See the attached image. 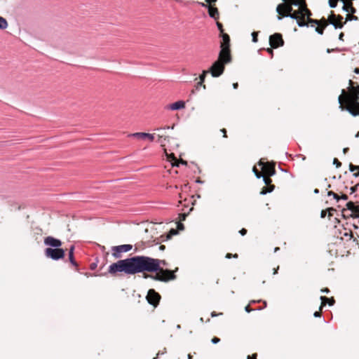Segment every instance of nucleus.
I'll return each instance as SVG.
<instances>
[{
  "mask_svg": "<svg viewBox=\"0 0 359 359\" xmlns=\"http://www.w3.org/2000/svg\"><path fill=\"white\" fill-rule=\"evenodd\" d=\"M283 3L278 5L276 12L278 19L281 20L284 17H290L296 20L299 27H311L317 25L316 32L319 34H323L325 27L329 25L328 18H322L320 20L312 19L311 11L308 8L306 0H283Z\"/></svg>",
  "mask_w": 359,
  "mask_h": 359,
  "instance_id": "nucleus-1",
  "label": "nucleus"
},
{
  "mask_svg": "<svg viewBox=\"0 0 359 359\" xmlns=\"http://www.w3.org/2000/svg\"><path fill=\"white\" fill-rule=\"evenodd\" d=\"M338 101L341 110L348 111L353 116H359V83L349 80L347 90H341Z\"/></svg>",
  "mask_w": 359,
  "mask_h": 359,
  "instance_id": "nucleus-2",
  "label": "nucleus"
},
{
  "mask_svg": "<svg viewBox=\"0 0 359 359\" xmlns=\"http://www.w3.org/2000/svg\"><path fill=\"white\" fill-rule=\"evenodd\" d=\"M108 271L113 276L118 272H124L130 275L143 272L142 256L118 260L109 266Z\"/></svg>",
  "mask_w": 359,
  "mask_h": 359,
  "instance_id": "nucleus-3",
  "label": "nucleus"
},
{
  "mask_svg": "<svg viewBox=\"0 0 359 359\" xmlns=\"http://www.w3.org/2000/svg\"><path fill=\"white\" fill-rule=\"evenodd\" d=\"M177 267L173 271L169 269H159L155 271L156 273L154 275L144 273L143 278H151L154 280L161 282H168L176 279L177 276L175 274V273L177 271Z\"/></svg>",
  "mask_w": 359,
  "mask_h": 359,
  "instance_id": "nucleus-4",
  "label": "nucleus"
},
{
  "mask_svg": "<svg viewBox=\"0 0 359 359\" xmlns=\"http://www.w3.org/2000/svg\"><path fill=\"white\" fill-rule=\"evenodd\" d=\"M143 272H154L163 266H167L165 260L154 259L149 257L142 256Z\"/></svg>",
  "mask_w": 359,
  "mask_h": 359,
  "instance_id": "nucleus-5",
  "label": "nucleus"
},
{
  "mask_svg": "<svg viewBox=\"0 0 359 359\" xmlns=\"http://www.w3.org/2000/svg\"><path fill=\"white\" fill-rule=\"evenodd\" d=\"M346 208H344L341 210L342 216L344 218L349 217H359V205L355 204L353 201H349L346 205Z\"/></svg>",
  "mask_w": 359,
  "mask_h": 359,
  "instance_id": "nucleus-6",
  "label": "nucleus"
},
{
  "mask_svg": "<svg viewBox=\"0 0 359 359\" xmlns=\"http://www.w3.org/2000/svg\"><path fill=\"white\" fill-rule=\"evenodd\" d=\"M45 255L47 257L53 260H58L65 257V251L60 248H48L45 250Z\"/></svg>",
  "mask_w": 359,
  "mask_h": 359,
  "instance_id": "nucleus-7",
  "label": "nucleus"
},
{
  "mask_svg": "<svg viewBox=\"0 0 359 359\" xmlns=\"http://www.w3.org/2000/svg\"><path fill=\"white\" fill-rule=\"evenodd\" d=\"M259 165L262 166L263 175L273 176L276 174L275 163L273 162L264 163L262 159L259 161Z\"/></svg>",
  "mask_w": 359,
  "mask_h": 359,
  "instance_id": "nucleus-8",
  "label": "nucleus"
},
{
  "mask_svg": "<svg viewBox=\"0 0 359 359\" xmlns=\"http://www.w3.org/2000/svg\"><path fill=\"white\" fill-rule=\"evenodd\" d=\"M225 69V65L220 61L216 60L210 67L209 72L213 77L221 76Z\"/></svg>",
  "mask_w": 359,
  "mask_h": 359,
  "instance_id": "nucleus-9",
  "label": "nucleus"
},
{
  "mask_svg": "<svg viewBox=\"0 0 359 359\" xmlns=\"http://www.w3.org/2000/svg\"><path fill=\"white\" fill-rule=\"evenodd\" d=\"M147 302L154 307H156L157 305L159 304L160 299H161V295L155 291L154 289H150L148 291L147 295Z\"/></svg>",
  "mask_w": 359,
  "mask_h": 359,
  "instance_id": "nucleus-10",
  "label": "nucleus"
},
{
  "mask_svg": "<svg viewBox=\"0 0 359 359\" xmlns=\"http://www.w3.org/2000/svg\"><path fill=\"white\" fill-rule=\"evenodd\" d=\"M269 43L272 48H277L284 45V41L281 34L275 33L270 36Z\"/></svg>",
  "mask_w": 359,
  "mask_h": 359,
  "instance_id": "nucleus-11",
  "label": "nucleus"
},
{
  "mask_svg": "<svg viewBox=\"0 0 359 359\" xmlns=\"http://www.w3.org/2000/svg\"><path fill=\"white\" fill-rule=\"evenodd\" d=\"M217 60L220 61L224 65L229 63L231 61L230 48H221Z\"/></svg>",
  "mask_w": 359,
  "mask_h": 359,
  "instance_id": "nucleus-12",
  "label": "nucleus"
},
{
  "mask_svg": "<svg viewBox=\"0 0 359 359\" xmlns=\"http://www.w3.org/2000/svg\"><path fill=\"white\" fill-rule=\"evenodd\" d=\"M132 248H133V246L131 245H128V244L114 246L112 248V255L115 258H119V257H121V254L122 252H128L132 249Z\"/></svg>",
  "mask_w": 359,
  "mask_h": 359,
  "instance_id": "nucleus-13",
  "label": "nucleus"
},
{
  "mask_svg": "<svg viewBox=\"0 0 359 359\" xmlns=\"http://www.w3.org/2000/svg\"><path fill=\"white\" fill-rule=\"evenodd\" d=\"M271 176H269V175H263L262 176L266 186H264L262 189V190L260 191V194L265 195V194H266L268 193H271L273 191L275 186L271 184L272 180L271 179Z\"/></svg>",
  "mask_w": 359,
  "mask_h": 359,
  "instance_id": "nucleus-14",
  "label": "nucleus"
},
{
  "mask_svg": "<svg viewBox=\"0 0 359 359\" xmlns=\"http://www.w3.org/2000/svg\"><path fill=\"white\" fill-rule=\"evenodd\" d=\"M62 241L53 236H47L44 238V244L53 248H59L62 245Z\"/></svg>",
  "mask_w": 359,
  "mask_h": 359,
  "instance_id": "nucleus-15",
  "label": "nucleus"
},
{
  "mask_svg": "<svg viewBox=\"0 0 359 359\" xmlns=\"http://www.w3.org/2000/svg\"><path fill=\"white\" fill-rule=\"evenodd\" d=\"M201 5L203 7H208V14L209 15L217 20L219 17V13L217 8L213 6L212 4H208V6L204 3H201Z\"/></svg>",
  "mask_w": 359,
  "mask_h": 359,
  "instance_id": "nucleus-16",
  "label": "nucleus"
},
{
  "mask_svg": "<svg viewBox=\"0 0 359 359\" xmlns=\"http://www.w3.org/2000/svg\"><path fill=\"white\" fill-rule=\"evenodd\" d=\"M337 15H335L333 11L331 12V14L329 15L328 17V21H329V24H332V25H334V27L337 29V28H342L344 27V25L345 24V22H337Z\"/></svg>",
  "mask_w": 359,
  "mask_h": 359,
  "instance_id": "nucleus-17",
  "label": "nucleus"
},
{
  "mask_svg": "<svg viewBox=\"0 0 359 359\" xmlns=\"http://www.w3.org/2000/svg\"><path fill=\"white\" fill-rule=\"evenodd\" d=\"M129 136L135 137L138 139L145 140L148 139L150 141H153L154 139V135L153 134L147 133H135L129 135Z\"/></svg>",
  "mask_w": 359,
  "mask_h": 359,
  "instance_id": "nucleus-18",
  "label": "nucleus"
},
{
  "mask_svg": "<svg viewBox=\"0 0 359 359\" xmlns=\"http://www.w3.org/2000/svg\"><path fill=\"white\" fill-rule=\"evenodd\" d=\"M221 36L222 38V41L221 42L220 48H230V37L229 34L224 33L222 34Z\"/></svg>",
  "mask_w": 359,
  "mask_h": 359,
  "instance_id": "nucleus-19",
  "label": "nucleus"
},
{
  "mask_svg": "<svg viewBox=\"0 0 359 359\" xmlns=\"http://www.w3.org/2000/svg\"><path fill=\"white\" fill-rule=\"evenodd\" d=\"M184 107L185 102L184 101H177L169 105L168 109L171 110H178L184 109Z\"/></svg>",
  "mask_w": 359,
  "mask_h": 359,
  "instance_id": "nucleus-20",
  "label": "nucleus"
},
{
  "mask_svg": "<svg viewBox=\"0 0 359 359\" xmlns=\"http://www.w3.org/2000/svg\"><path fill=\"white\" fill-rule=\"evenodd\" d=\"M320 300H321V304H320L321 308L325 306L326 305V304H328L330 306H332L335 303V300L333 297L328 298L325 296H321Z\"/></svg>",
  "mask_w": 359,
  "mask_h": 359,
  "instance_id": "nucleus-21",
  "label": "nucleus"
},
{
  "mask_svg": "<svg viewBox=\"0 0 359 359\" xmlns=\"http://www.w3.org/2000/svg\"><path fill=\"white\" fill-rule=\"evenodd\" d=\"M344 2V6L343 9L348 13H355V8L353 6L352 2L350 1H343Z\"/></svg>",
  "mask_w": 359,
  "mask_h": 359,
  "instance_id": "nucleus-22",
  "label": "nucleus"
},
{
  "mask_svg": "<svg viewBox=\"0 0 359 359\" xmlns=\"http://www.w3.org/2000/svg\"><path fill=\"white\" fill-rule=\"evenodd\" d=\"M74 246L72 245V246H71V248L69 250V260L74 266H77L78 264H77L76 262L75 261L74 257Z\"/></svg>",
  "mask_w": 359,
  "mask_h": 359,
  "instance_id": "nucleus-23",
  "label": "nucleus"
},
{
  "mask_svg": "<svg viewBox=\"0 0 359 359\" xmlns=\"http://www.w3.org/2000/svg\"><path fill=\"white\" fill-rule=\"evenodd\" d=\"M168 160L171 162L172 166H179L178 159L175 156L174 154L168 155Z\"/></svg>",
  "mask_w": 359,
  "mask_h": 359,
  "instance_id": "nucleus-24",
  "label": "nucleus"
},
{
  "mask_svg": "<svg viewBox=\"0 0 359 359\" xmlns=\"http://www.w3.org/2000/svg\"><path fill=\"white\" fill-rule=\"evenodd\" d=\"M208 71H203V73L200 75L199 79L200 81L197 83L198 86H201L203 87V88H205V85L203 84L205 78L206 76V74H208Z\"/></svg>",
  "mask_w": 359,
  "mask_h": 359,
  "instance_id": "nucleus-25",
  "label": "nucleus"
},
{
  "mask_svg": "<svg viewBox=\"0 0 359 359\" xmlns=\"http://www.w3.org/2000/svg\"><path fill=\"white\" fill-rule=\"evenodd\" d=\"M349 170L351 172L358 171L353 173V176L357 177L359 176V165H354L352 163L349 164Z\"/></svg>",
  "mask_w": 359,
  "mask_h": 359,
  "instance_id": "nucleus-26",
  "label": "nucleus"
},
{
  "mask_svg": "<svg viewBox=\"0 0 359 359\" xmlns=\"http://www.w3.org/2000/svg\"><path fill=\"white\" fill-rule=\"evenodd\" d=\"M8 27V22L6 20L0 16V29H5Z\"/></svg>",
  "mask_w": 359,
  "mask_h": 359,
  "instance_id": "nucleus-27",
  "label": "nucleus"
},
{
  "mask_svg": "<svg viewBox=\"0 0 359 359\" xmlns=\"http://www.w3.org/2000/svg\"><path fill=\"white\" fill-rule=\"evenodd\" d=\"M158 141L160 143H163V142L168 140L169 137L165 135H161L160 133L158 134Z\"/></svg>",
  "mask_w": 359,
  "mask_h": 359,
  "instance_id": "nucleus-28",
  "label": "nucleus"
},
{
  "mask_svg": "<svg viewBox=\"0 0 359 359\" xmlns=\"http://www.w3.org/2000/svg\"><path fill=\"white\" fill-rule=\"evenodd\" d=\"M252 171L257 178H261L263 176L262 171V172L259 171L257 170V168H256V166L253 167Z\"/></svg>",
  "mask_w": 359,
  "mask_h": 359,
  "instance_id": "nucleus-29",
  "label": "nucleus"
},
{
  "mask_svg": "<svg viewBox=\"0 0 359 359\" xmlns=\"http://www.w3.org/2000/svg\"><path fill=\"white\" fill-rule=\"evenodd\" d=\"M344 237L348 238V239L351 240L353 238V233H352V231L351 230L346 231L343 233V236L341 237V238H343Z\"/></svg>",
  "mask_w": 359,
  "mask_h": 359,
  "instance_id": "nucleus-30",
  "label": "nucleus"
},
{
  "mask_svg": "<svg viewBox=\"0 0 359 359\" xmlns=\"http://www.w3.org/2000/svg\"><path fill=\"white\" fill-rule=\"evenodd\" d=\"M328 196H332L334 199L337 200V201H339V195L332 191H329L327 192Z\"/></svg>",
  "mask_w": 359,
  "mask_h": 359,
  "instance_id": "nucleus-31",
  "label": "nucleus"
},
{
  "mask_svg": "<svg viewBox=\"0 0 359 359\" xmlns=\"http://www.w3.org/2000/svg\"><path fill=\"white\" fill-rule=\"evenodd\" d=\"M336 211V209L334 208H327V212H328V219H330L331 217L333 215V212Z\"/></svg>",
  "mask_w": 359,
  "mask_h": 359,
  "instance_id": "nucleus-32",
  "label": "nucleus"
},
{
  "mask_svg": "<svg viewBox=\"0 0 359 359\" xmlns=\"http://www.w3.org/2000/svg\"><path fill=\"white\" fill-rule=\"evenodd\" d=\"M217 26L220 32L221 35L224 34L222 24L219 22H217Z\"/></svg>",
  "mask_w": 359,
  "mask_h": 359,
  "instance_id": "nucleus-33",
  "label": "nucleus"
},
{
  "mask_svg": "<svg viewBox=\"0 0 359 359\" xmlns=\"http://www.w3.org/2000/svg\"><path fill=\"white\" fill-rule=\"evenodd\" d=\"M353 13H349L346 15V21L344 22L346 23V21L348 20H351L353 19H357V17L354 16L353 15Z\"/></svg>",
  "mask_w": 359,
  "mask_h": 359,
  "instance_id": "nucleus-34",
  "label": "nucleus"
},
{
  "mask_svg": "<svg viewBox=\"0 0 359 359\" xmlns=\"http://www.w3.org/2000/svg\"><path fill=\"white\" fill-rule=\"evenodd\" d=\"M252 41L254 43H256L257 42V36H258V32H253L252 33Z\"/></svg>",
  "mask_w": 359,
  "mask_h": 359,
  "instance_id": "nucleus-35",
  "label": "nucleus"
},
{
  "mask_svg": "<svg viewBox=\"0 0 359 359\" xmlns=\"http://www.w3.org/2000/svg\"><path fill=\"white\" fill-rule=\"evenodd\" d=\"M359 188V183L356 184L355 186L351 187V194L355 193L358 189Z\"/></svg>",
  "mask_w": 359,
  "mask_h": 359,
  "instance_id": "nucleus-36",
  "label": "nucleus"
},
{
  "mask_svg": "<svg viewBox=\"0 0 359 359\" xmlns=\"http://www.w3.org/2000/svg\"><path fill=\"white\" fill-rule=\"evenodd\" d=\"M333 163L336 165L337 168L341 166V163L336 158H334Z\"/></svg>",
  "mask_w": 359,
  "mask_h": 359,
  "instance_id": "nucleus-37",
  "label": "nucleus"
},
{
  "mask_svg": "<svg viewBox=\"0 0 359 359\" xmlns=\"http://www.w3.org/2000/svg\"><path fill=\"white\" fill-rule=\"evenodd\" d=\"M322 309L323 308H321V306H320L319 308V311H316L314 313H313V316L315 317H320L321 316V313H322Z\"/></svg>",
  "mask_w": 359,
  "mask_h": 359,
  "instance_id": "nucleus-38",
  "label": "nucleus"
},
{
  "mask_svg": "<svg viewBox=\"0 0 359 359\" xmlns=\"http://www.w3.org/2000/svg\"><path fill=\"white\" fill-rule=\"evenodd\" d=\"M231 257L237 258V257H238V254H234V255H233V254H231V253H227V254L226 255V258H227V259H230V258H231Z\"/></svg>",
  "mask_w": 359,
  "mask_h": 359,
  "instance_id": "nucleus-39",
  "label": "nucleus"
},
{
  "mask_svg": "<svg viewBox=\"0 0 359 359\" xmlns=\"http://www.w3.org/2000/svg\"><path fill=\"white\" fill-rule=\"evenodd\" d=\"M341 195L339 196V200L340 199H342V200H344V201H346L348 200V196L345 194H342L341 192H340Z\"/></svg>",
  "mask_w": 359,
  "mask_h": 359,
  "instance_id": "nucleus-40",
  "label": "nucleus"
},
{
  "mask_svg": "<svg viewBox=\"0 0 359 359\" xmlns=\"http://www.w3.org/2000/svg\"><path fill=\"white\" fill-rule=\"evenodd\" d=\"M339 51H340V50L337 48H332V49H330V48L327 49V53H330L332 52H339Z\"/></svg>",
  "mask_w": 359,
  "mask_h": 359,
  "instance_id": "nucleus-41",
  "label": "nucleus"
},
{
  "mask_svg": "<svg viewBox=\"0 0 359 359\" xmlns=\"http://www.w3.org/2000/svg\"><path fill=\"white\" fill-rule=\"evenodd\" d=\"M187 215V214H186V213H181L179 215V218L181 221H184V220H185Z\"/></svg>",
  "mask_w": 359,
  "mask_h": 359,
  "instance_id": "nucleus-42",
  "label": "nucleus"
},
{
  "mask_svg": "<svg viewBox=\"0 0 359 359\" xmlns=\"http://www.w3.org/2000/svg\"><path fill=\"white\" fill-rule=\"evenodd\" d=\"M327 208L326 210H323L320 212V217L322 218H325L326 215H327Z\"/></svg>",
  "mask_w": 359,
  "mask_h": 359,
  "instance_id": "nucleus-43",
  "label": "nucleus"
},
{
  "mask_svg": "<svg viewBox=\"0 0 359 359\" xmlns=\"http://www.w3.org/2000/svg\"><path fill=\"white\" fill-rule=\"evenodd\" d=\"M211 341H212V342L213 344H217V343H218V342L220 341V339H219V338H218V337H214L212 339V340H211Z\"/></svg>",
  "mask_w": 359,
  "mask_h": 359,
  "instance_id": "nucleus-44",
  "label": "nucleus"
},
{
  "mask_svg": "<svg viewBox=\"0 0 359 359\" xmlns=\"http://www.w3.org/2000/svg\"><path fill=\"white\" fill-rule=\"evenodd\" d=\"M239 233H241V235H242V236H245V235H246V233H247V229H245V228H243V229H241L239 231Z\"/></svg>",
  "mask_w": 359,
  "mask_h": 359,
  "instance_id": "nucleus-45",
  "label": "nucleus"
},
{
  "mask_svg": "<svg viewBox=\"0 0 359 359\" xmlns=\"http://www.w3.org/2000/svg\"><path fill=\"white\" fill-rule=\"evenodd\" d=\"M220 131L223 134V137L226 138L227 137V132H226V130L225 128H222L220 130Z\"/></svg>",
  "mask_w": 359,
  "mask_h": 359,
  "instance_id": "nucleus-46",
  "label": "nucleus"
},
{
  "mask_svg": "<svg viewBox=\"0 0 359 359\" xmlns=\"http://www.w3.org/2000/svg\"><path fill=\"white\" fill-rule=\"evenodd\" d=\"M257 354L254 353L252 355H248L247 359H257Z\"/></svg>",
  "mask_w": 359,
  "mask_h": 359,
  "instance_id": "nucleus-47",
  "label": "nucleus"
},
{
  "mask_svg": "<svg viewBox=\"0 0 359 359\" xmlns=\"http://www.w3.org/2000/svg\"><path fill=\"white\" fill-rule=\"evenodd\" d=\"M219 315H222V313H216L215 311H212V312L211 313V317H212V318H213V317H216V316H219Z\"/></svg>",
  "mask_w": 359,
  "mask_h": 359,
  "instance_id": "nucleus-48",
  "label": "nucleus"
},
{
  "mask_svg": "<svg viewBox=\"0 0 359 359\" xmlns=\"http://www.w3.org/2000/svg\"><path fill=\"white\" fill-rule=\"evenodd\" d=\"M337 22H343L342 20H343V17L340 15H337Z\"/></svg>",
  "mask_w": 359,
  "mask_h": 359,
  "instance_id": "nucleus-49",
  "label": "nucleus"
},
{
  "mask_svg": "<svg viewBox=\"0 0 359 359\" xmlns=\"http://www.w3.org/2000/svg\"><path fill=\"white\" fill-rule=\"evenodd\" d=\"M344 34L343 32H341V33L339 34V39L340 41H344Z\"/></svg>",
  "mask_w": 359,
  "mask_h": 359,
  "instance_id": "nucleus-50",
  "label": "nucleus"
},
{
  "mask_svg": "<svg viewBox=\"0 0 359 359\" xmlns=\"http://www.w3.org/2000/svg\"><path fill=\"white\" fill-rule=\"evenodd\" d=\"M217 0H205V2L208 4H215Z\"/></svg>",
  "mask_w": 359,
  "mask_h": 359,
  "instance_id": "nucleus-51",
  "label": "nucleus"
},
{
  "mask_svg": "<svg viewBox=\"0 0 359 359\" xmlns=\"http://www.w3.org/2000/svg\"><path fill=\"white\" fill-rule=\"evenodd\" d=\"M245 310L248 313H250V312L252 311V309H251V308H250V305L246 306H245Z\"/></svg>",
  "mask_w": 359,
  "mask_h": 359,
  "instance_id": "nucleus-52",
  "label": "nucleus"
},
{
  "mask_svg": "<svg viewBox=\"0 0 359 359\" xmlns=\"http://www.w3.org/2000/svg\"><path fill=\"white\" fill-rule=\"evenodd\" d=\"M321 292H324V293H328V292H330V290L327 287H325V288L322 289Z\"/></svg>",
  "mask_w": 359,
  "mask_h": 359,
  "instance_id": "nucleus-53",
  "label": "nucleus"
},
{
  "mask_svg": "<svg viewBox=\"0 0 359 359\" xmlns=\"http://www.w3.org/2000/svg\"><path fill=\"white\" fill-rule=\"evenodd\" d=\"M170 233L171 235L176 234V233H177V231H176L175 229H171V230L170 231Z\"/></svg>",
  "mask_w": 359,
  "mask_h": 359,
  "instance_id": "nucleus-54",
  "label": "nucleus"
},
{
  "mask_svg": "<svg viewBox=\"0 0 359 359\" xmlns=\"http://www.w3.org/2000/svg\"><path fill=\"white\" fill-rule=\"evenodd\" d=\"M178 162H179V164L182 163V164L187 165V161H184L182 159L178 160Z\"/></svg>",
  "mask_w": 359,
  "mask_h": 359,
  "instance_id": "nucleus-55",
  "label": "nucleus"
},
{
  "mask_svg": "<svg viewBox=\"0 0 359 359\" xmlns=\"http://www.w3.org/2000/svg\"><path fill=\"white\" fill-rule=\"evenodd\" d=\"M353 242L355 243L356 245H359V243L357 238H353Z\"/></svg>",
  "mask_w": 359,
  "mask_h": 359,
  "instance_id": "nucleus-56",
  "label": "nucleus"
},
{
  "mask_svg": "<svg viewBox=\"0 0 359 359\" xmlns=\"http://www.w3.org/2000/svg\"><path fill=\"white\" fill-rule=\"evenodd\" d=\"M278 269H279L278 266L276 268L273 269V274H276L278 273Z\"/></svg>",
  "mask_w": 359,
  "mask_h": 359,
  "instance_id": "nucleus-57",
  "label": "nucleus"
},
{
  "mask_svg": "<svg viewBox=\"0 0 359 359\" xmlns=\"http://www.w3.org/2000/svg\"><path fill=\"white\" fill-rule=\"evenodd\" d=\"M353 72L357 74H359V68L358 67H355L353 70Z\"/></svg>",
  "mask_w": 359,
  "mask_h": 359,
  "instance_id": "nucleus-58",
  "label": "nucleus"
},
{
  "mask_svg": "<svg viewBox=\"0 0 359 359\" xmlns=\"http://www.w3.org/2000/svg\"><path fill=\"white\" fill-rule=\"evenodd\" d=\"M351 80H352L353 82H354V81H356V82H358V83H359V81H358V80H359V79H358V78H357V77H353V79H351Z\"/></svg>",
  "mask_w": 359,
  "mask_h": 359,
  "instance_id": "nucleus-59",
  "label": "nucleus"
},
{
  "mask_svg": "<svg viewBox=\"0 0 359 359\" xmlns=\"http://www.w3.org/2000/svg\"><path fill=\"white\" fill-rule=\"evenodd\" d=\"M177 227H178V229H183V224H181V223H180V224H178Z\"/></svg>",
  "mask_w": 359,
  "mask_h": 359,
  "instance_id": "nucleus-60",
  "label": "nucleus"
},
{
  "mask_svg": "<svg viewBox=\"0 0 359 359\" xmlns=\"http://www.w3.org/2000/svg\"><path fill=\"white\" fill-rule=\"evenodd\" d=\"M238 83H234L233 84V88H235V89H236V88H238Z\"/></svg>",
  "mask_w": 359,
  "mask_h": 359,
  "instance_id": "nucleus-61",
  "label": "nucleus"
},
{
  "mask_svg": "<svg viewBox=\"0 0 359 359\" xmlns=\"http://www.w3.org/2000/svg\"><path fill=\"white\" fill-rule=\"evenodd\" d=\"M267 52L271 53V54H273V50L271 48H268L267 49Z\"/></svg>",
  "mask_w": 359,
  "mask_h": 359,
  "instance_id": "nucleus-62",
  "label": "nucleus"
},
{
  "mask_svg": "<svg viewBox=\"0 0 359 359\" xmlns=\"http://www.w3.org/2000/svg\"><path fill=\"white\" fill-rule=\"evenodd\" d=\"M348 151V148H344L343 151L344 154H346Z\"/></svg>",
  "mask_w": 359,
  "mask_h": 359,
  "instance_id": "nucleus-63",
  "label": "nucleus"
},
{
  "mask_svg": "<svg viewBox=\"0 0 359 359\" xmlns=\"http://www.w3.org/2000/svg\"><path fill=\"white\" fill-rule=\"evenodd\" d=\"M279 250H280V248H278V247L275 248L274 252H278Z\"/></svg>",
  "mask_w": 359,
  "mask_h": 359,
  "instance_id": "nucleus-64",
  "label": "nucleus"
}]
</instances>
